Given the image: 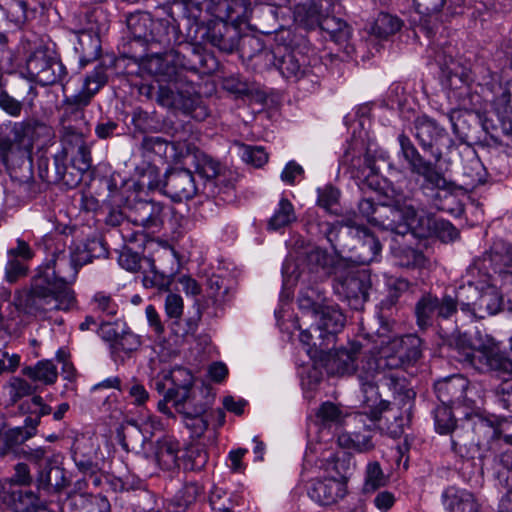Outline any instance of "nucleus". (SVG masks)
<instances>
[{
	"label": "nucleus",
	"mask_w": 512,
	"mask_h": 512,
	"mask_svg": "<svg viewBox=\"0 0 512 512\" xmlns=\"http://www.w3.org/2000/svg\"><path fill=\"white\" fill-rule=\"evenodd\" d=\"M457 312V300L450 295L441 299L431 293H425L415 305V316L420 329L432 326L436 317L449 319Z\"/></svg>",
	"instance_id": "nucleus-9"
},
{
	"label": "nucleus",
	"mask_w": 512,
	"mask_h": 512,
	"mask_svg": "<svg viewBox=\"0 0 512 512\" xmlns=\"http://www.w3.org/2000/svg\"><path fill=\"white\" fill-rule=\"evenodd\" d=\"M22 374L44 385H52L58 378L57 367L50 360H41L34 366H26L22 369Z\"/></svg>",
	"instance_id": "nucleus-32"
},
{
	"label": "nucleus",
	"mask_w": 512,
	"mask_h": 512,
	"mask_svg": "<svg viewBox=\"0 0 512 512\" xmlns=\"http://www.w3.org/2000/svg\"><path fill=\"white\" fill-rule=\"evenodd\" d=\"M387 481L388 479L385 476L380 464L376 461L369 462L365 468L362 491L364 494H372L380 488L386 486Z\"/></svg>",
	"instance_id": "nucleus-39"
},
{
	"label": "nucleus",
	"mask_w": 512,
	"mask_h": 512,
	"mask_svg": "<svg viewBox=\"0 0 512 512\" xmlns=\"http://www.w3.org/2000/svg\"><path fill=\"white\" fill-rule=\"evenodd\" d=\"M361 345L359 343H352L350 350L347 349H339L333 355H330L326 362V368L328 373L332 375H349L352 373H356L357 378H359V372L365 367V370L368 369V361L373 362L376 359V356L366 357L361 360V366L355 364L358 360V354H360ZM359 383L360 382V379Z\"/></svg>",
	"instance_id": "nucleus-15"
},
{
	"label": "nucleus",
	"mask_w": 512,
	"mask_h": 512,
	"mask_svg": "<svg viewBox=\"0 0 512 512\" xmlns=\"http://www.w3.org/2000/svg\"><path fill=\"white\" fill-rule=\"evenodd\" d=\"M441 504L445 512H480L481 503L470 490L449 485L441 493Z\"/></svg>",
	"instance_id": "nucleus-21"
},
{
	"label": "nucleus",
	"mask_w": 512,
	"mask_h": 512,
	"mask_svg": "<svg viewBox=\"0 0 512 512\" xmlns=\"http://www.w3.org/2000/svg\"><path fill=\"white\" fill-rule=\"evenodd\" d=\"M165 313L168 318L180 319L183 315L184 302L180 295L169 293L165 299Z\"/></svg>",
	"instance_id": "nucleus-57"
},
{
	"label": "nucleus",
	"mask_w": 512,
	"mask_h": 512,
	"mask_svg": "<svg viewBox=\"0 0 512 512\" xmlns=\"http://www.w3.org/2000/svg\"><path fill=\"white\" fill-rule=\"evenodd\" d=\"M395 212L403 217V230L399 234L411 233L418 237H428L435 234L444 243L455 241L459 237L457 228L444 219L432 220L425 216L423 211L420 214L412 198H401L395 202Z\"/></svg>",
	"instance_id": "nucleus-4"
},
{
	"label": "nucleus",
	"mask_w": 512,
	"mask_h": 512,
	"mask_svg": "<svg viewBox=\"0 0 512 512\" xmlns=\"http://www.w3.org/2000/svg\"><path fill=\"white\" fill-rule=\"evenodd\" d=\"M206 39L211 45L226 53L233 52L238 46L236 29L225 22L209 26Z\"/></svg>",
	"instance_id": "nucleus-25"
},
{
	"label": "nucleus",
	"mask_w": 512,
	"mask_h": 512,
	"mask_svg": "<svg viewBox=\"0 0 512 512\" xmlns=\"http://www.w3.org/2000/svg\"><path fill=\"white\" fill-rule=\"evenodd\" d=\"M144 440L151 439L156 432L163 429V424L157 416H148L139 425H136Z\"/></svg>",
	"instance_id": "nucleus-64"
},
{
	"label": "nucleus",
	"mask_w": 512,
	"mask_h": 512,
	"mask_svg": "<svg viewBox=\"0 0 512 512\" xmlns=\"http://www.w3.org/2000/svg\"><path fill=\"white\" fill-rule=\"evenodd\" d=\"M314 291L312 289H308L300 293L298 297V305L300 310H302L303 314L309 316L314 319L316 313L323 308L317 302H315L312 298Z\"/></svg>",
	"instance_id": "nucleus-58"
},
{
	"label": "nucleus",
	"mask_w": 512,
	"mask_h": 512,
	"mask_svg": "<svg viewBox=\"0 0 512 512\" xmlns=\"http://www.w3.org/2000/svg\"><path fill=\"white\" fill-rule=\"evenodd\" d=\"M414 128L415 137L421 148L429 152L435 162H439L442 158V150L437 147V144L446 136L445 129L428 116L418 117L414 122Z\"/></svg>",
	"instance_id": "nucleus-17"
},
{
	"label": "nucleus",
	"mask_w": 512,
	"mask_h": 512,
	"mask_svg": "<svg viewBox=\"0 0 512 512\" xmlns=\"http://www.w3.org/2000/svg\"><path fill=\"white\" fill-rule=\"evenodd\" d=\"M294 221H296V214L292 203L286 198H281L268 222V228L270 230H279Z\"/></svg>",
	"instance_id": "nucleus-37"
},
{
	"label": "nucleus",
	"mask_w": 512,
	"mask_h": 512,
	"mask_svg": "<svg viewBox=\"0 0 512 512\" xmlns=\"http://www.w3.org/2000/svg\"><path fill=\"white\" fill-rule=\"evenodd\" d=\"M161 185L160 172L153 165H147L138 180V186L142 189L154 190Z\"/></svg>",
	"instance_id": "nucleus-54"
},
{
	"label": "nucleus",
	"mask_w": 512,
	"mask_h": 512,
	"mask_svg": "<svg viewBox=\"0 0 512 512\" xmlns=\"http://www.w3.org/2000/svg\"><path fill=\"white\" fill-rule=\"evenodd\" d=\"M27 267L22 260L13 256H8L5 273L6 279L9 282H15L19 277L26 274Z\"/></svg>",
	"instance_id": "nucleus-63"
},
{
	"label": "nucleus",
	"mask_w": 512,
	"mask_h": 512,
	"mask_svg": "<svg viewBox=\"0 0 512 512\" xmlns=\"http://www.w3.org/2000/svg\"><path fill=\"white\" fill-rule=\"evenodd\" d=\"M497 123L494 122L493 118L486 117L483 121L484 128L488 131L500 130L509 141L512 142V114L496 119Z\"/></svg>",
	"instance_id": "nucleus-53"
},
{
	"label": "nucleus",
	"mask_w": 512,
	"mask_h": 512,
	"mask_svg": "<svg viewBox=\"0 0 512 512\" xmlns=\"http://www.w3.org/2000/svg\"><path fill=\"white\" fill-rule=\"evenodd\" d=\"M26 72L31 80L42 86L61 84L65 93L66 67L42 44L36 45L27 56Z\"/></svg>",
	"instance_id": "nucleus-5"
},
{
	"label": "nucleus",
	"mask_w": 512,
	"mask_h": 512,
	"mask_svg": "<svg viewBox=\"0 0 512 512\" xmlns=\"http://www.w3.org/2000/svg\"><path fill=\"white\" fill-rule=\"evenodd\" d=\"M459 361L471 365L479 372H494L505 380L512 378V360L501 350L492 337L479 334L472 346L458 345Z\"/></svg>",
	"instance_id": "nucleus-3"
},
{
	"label": "nucleus",
	"mask_w": 512,
	"mask_h": 512,
	"mask_svg": "<svg viewBox=\"0 0 512 512\" xmlns=\"http://www.w3.org/2000/svg\"><path fill=\"white\" fill-rule=\"evenodd\" d=\"M297 21L306 28L312 29L319 27L324 17L321 14V6L316 2H310L298 6L295 12Z\"/></svg>",
	"instance_id": "nucleus-42"
},
{
	"label": "nucleus",
	"mask_w": 512,
	"mask_h": 512,
	"mask_svg": "<svg viewBox=\"0 0 512 512\" xmlns=\"http://www.w3.org/2000/svg\"><path fill=\"white\" fill-rule=\"evenodd\" d=\"M35 128V124L19 122L15 123L11 129L12 138L10 140L12 147L22 161L28 158L32 152Z\"/></svg>",
	"instance_id": "nucleus-27"
},
{
	"label": "nucleus",
	"mask_w": 512,
	"mask_h": 512,
	"mask_svg": "<svg viewBox=\"0 0 512 512\" xmlns=\"http://www.w3.org/2000/svg\"><path fill=\"white\" fill-rule=\"evenodd\" d=\"M275 65L282 76L287 79L299 80L309 71L306 56L297 51L285 53Z\"/></svg>",
	"instance_id": "nucleus-28"
},
{
	"label": "nucleus",
	"mask_w": 512,
	"mask_h": 512,
	"mask_svg": "<svg viewBox=\"0 0 512 512\" xmlns=\"http://www.w3.org/2000/svg\"><path fill=\"white\" fill-rule=\"evenodd\" d=\"M141 345L140 338L131 331H123L113 348L124 352H132L137 350Z\"/></svg>",
	"instance_id": "nucleus-61"
},
{
	"label": "nucleus",
	"mask_w": 512,
	"mask_h": 512,
	"mask_svg": "<svg viewBox=\"0 0 512 512\" xmlns=\"http://www.w3.org/2000/svg\"><path fill=\"white\" fill-rule=\"evenodd\" d=\"M398 142L400 145L399 155L407 162L413 174L426 179V182L430 185L439 187L446 183L444 181V174L436 169L434 163L423 158L407 135L401 133L398 136Z\"/></svg>",
	"instance_id": "nucleus-12"
},
{
	"label": "nucleus",
	"mask_w": 512,
	"mask_h": 512,
	"mask_svg": "<svg viewBox=\"0 0 512 512\" xmlns=\"http://www.w3.org/2000/svg\"><path fill=\"white\" fill-rule=\"evenodd\" d=\"M511 95L507 90H503L500 95L496 96L492 101L491 117L496 119L502 118L512 114V107L510 105Z\"/></svg>",
	"instance_id": "nucleus-52"
},
{
	"label": "nucleus",
	"mask_w": 512,
	"mask_h": 512,
	"mask_svg": "<svg viewBox=\"0 0 512 512\" xmlns=\"http://www.w3.org/2000/svg\"><path fill=\"white\" fill-rule=\"evenodd\" d=\"M91 304L94 310L100 311L106 315L113 316L117 313V304L112 299L111 295L106 292H96L91 299Z\"/></svg>",
	"instance_id": "nucleus-49"
},
{
	"label": "nucleus",
	"mask_w": 512,
	"mask_h": 512,
	"mask_svg": "<svg viewBox=\"0 0 512 512\" xmlns=\"http://www.w3.org/2000/svg\"><path fill=\"white\" fill-rule=\"evenodd\" d=\"M452 406L440 405L434 410V425L439 434H451V448L459 456L467 455L469 447L476 444L472 433L458 427L451 411Z\"/></svg>",
	"instance_id": "nucleus-10"
},
{
	"label": "nucleus",
	"mask_w": 512,
	"mask_h": 512,
	"mask_svg": "<svg viewBox=\"0 0 512 512\" xmlns=\"http://www.w3.org/2000/svg\"><path fill=\"white\" fill-rule=\"evenodd\" d=\"M107 74L103 66H97L84 80L82 89L75 95L65 96L63 105L65 115H74L83 120L84 108L90 104L94 95L106 84Z\"/></svg>",
	"instance_id": "nucleus-11"
},
{
	"label": "nucleus",
	"mask_w": 512,
	"mask_h": 512,
	"mask_svg": "<svg viewBox=\"0 0 512 512\" xmlns=\"http://www.w3.org/2000/svg\"><path fill=\"white\" fill-rule=\"evenodd\" d=\"M338 444L347 449L356 452H368L374 448L372 436L370 433H342L338 436Z\"/></svg>",
	"instance_id": "nucleus-38"
},
{
	"label": "nucleus",
	"mask_w": 512,
	"mask_h": 512,
	"mask_svg": "<svg viewBox=\"0 0 512 512\" xmlns=\"http://www.w3.org/2000/svg\"><path fill=\"white\" fill-rule=\"evenodd\" d=\"M67 152L66 150H61L60 152L56 153L53 157V164L55 167V172L57 175V178L59 180L64 181L67 185L74 186L77 183L80 182L81 177H77V179L69 180L67 178Z\"/></svg>",
	"instance_id": "nucleus-55"
},
{
	"label": "nucleus",
	"mask_w": 512,
	"mask_h": 512,
	"mask_svg": "<svg viewBox=\"0 0 512 512\" xmlns=\"http://www.w3.org/2000/svg\"><path fill=\"white\" fill-rule=\"evenodd\" d=\"M0 499L13 512H38L45 508L44 503L35 492L13 484L2 487Z\"/></svg>",
	"instance_id": "nucleus-18"
},
{
	"label": "nucleus",
	"mask_w": 512,
	"mask_h": 512,
	"mask_svg": "<svg viewBox=\"0 0 512 512\" xmlns=\"http://www.w3.org/2000/svg\"><path fill=\"white\" fill-rule=\"evenodd\" d=\"M37 484L40 489L60 491L67 485V479L62 468L48 465L39 473Z\"/></svg>",
	"instance_id": "nucleus-34"
},
{
	"label": "nucleus",
	"mask_w": 512,
	"mask_h": 512,
	"mask_svg": "<svg viewBox=\"0 0 512 512\" xmlns=\"http://www.w3.org/2000/svg\"><path fill=\"white\" fill-rule=\"evenodd\" d=\"M472 82L471 71L466 68H462L460 72L457 69H452L448 76V98L454 100L460 107V109H452L447 114L453 133L456 135L459 133L457 121L462 115L461 109L471 108L477 97L471 92Z\"/></svg>",
	"instance_id": "nucleus-7"
},
{
	"label": "nucleus",
	"mask_w": 512,
	"mask_h": 512,
	"mask_svg": "<svg viewBox=\"0 0 512 512\" xmlns=\"http://www.w3.org/2000/svg\"><path fill=\"white\" fill-rule=\"evenodd\" d=\"M371 287L370 276L366 270L349 269L335 279L334 289L343 296L354 309H359L368 300Z\"/></svg>",
	"instance_id": "nucleus-8"
},
{
	"label": "nucleus",
	"mask_w": 512,
	"mask_h": 512,
	"mask_svg": "<svg viewBox=\"0 0 512 512\" xmlns=\"http://www.w3.org/2000/svg\"><path fill=\"white\" fill-rule=\"evenodd\" d=\"M340 193L331 185L318 189L317 204L329 213H336L333 210L334 205L337 204Z\"/></svg>",
	"instance_id": "nucleus-50"
},
{
	"label": "nucleus",
	"mask_w": 512,
	"mask_h": 512,
	"mask_svg": "<svg viewBox=\"0 0 512 512\" xmlns=\"http://www.w3.org/2000/svg\"><path fill=\"white\" fill-rule=\"evenodd\" d=\"M319 27L338 45L347 43L351 36L348 24L335 16H325Z\"/></svg>",
	"instance_id": "nucleus-35"
},
{
	"label": "nucleus",
	"mask_w": 512,
	"mask_h": 512,
	"mask_svg": "<svg viewBox=\"0 0 512 512\" xmlns=\"http://www.w3.org/2000/svg\"><path fill=\"white\" fill-rule=\"evenodd\" d=\"M345 316L337 309L333 307H323L319 313H316L314 323L311 324L310 328L320 332V336L323 333L334 335L338 333L344 326Z\"/></svg>",
	"instance_id": "nucleus-29"
},
{
	"label": "nucleus",
	"mask_w": 512,
	"mask_h": 512,
	"mask_svg": "<svg viewBox=\"0 0 512 512\" xmlns=\"http://www.w3.org/2000/svg\"><path fill=\"white\" fill-rule=\"evenodd\" d=\"M6 388L12 404L17 403L21 398L32 395L35 388L25 379L20 377H12L7 383Z\"/></svg>",
	"instance_id": "nucleus-45"
},
{
	"label": "nucleus",
	"mask_w": 512,
	"mask_h": 512,
	"mask_svg": "<svg viewBox=\"0 0 512 512\" xmlns=\"http://www.w3.org/2000/svg\"><path fill=\"white\" fill-rule=\"evenodd\" d=\"M208 461L207 452L201 447H191L184 455L183 466L186 470L198 471L204 468Z\"/></svg>",
	"instance_id": "nucleus-47"
},
{
	"label": "nucleus",
	"mask_w": 512,
	"mask_h": 512,
	"mask_svg": "<svg viewBox=\"0 0 512 512\" xmlns=\"http://www.w3.org/2000/svg\"><path fill=\"white\" fill-rule=\"evenodd\" d=\"M188 157L195 173L204 180L202 192L214 196L221 176L220 163L200 150L192 152Z\"/></svg>",
	"instance_id": "nucleus-20"
},
{
	"label": "nucleus",
	"mask_w": 512,
	"mask_h": 512,
	"mask_svg": "<svg viewBox=\"0 0 512 512\" xmlns=\"http://www.w3.org/2000/svg\"><path fill=\"white\" fill-rule=\"evenodd\" d=\"M128 222L143 228L148 233H158L164 226L169 208L161 202L135 199L126 206Z\"/></svg>",
	"instance_id": "nucleus-6"
},
{
	"label": "nucleus",
	"mask_w": 512,
	"mask_h": 512,
	"mask_svg": "<svg viewBox=\"0 0 512 512\" xmlns=\"http://www.w3.org/2000/svg\"><path fill=\"white\" fill-rule=\"evenodd\" d=\"M469 380L462 375H452L435 383L439 401L448 406L472 408L474 401L468 396Z\"/></svg>",
	"instance_id": "nucleus-14"
},
{
	"label": "nucleus",
	"mask_w": 512,
	"mask_h": 512,
	"mask_svg": "<svg viewBox=\"0 0 512 512\" xmlns=\"http://www.w3.org/2000/svg\"><path fill=\"white\" fill-rule=\"evenodd\" d=\"M400 28L399 18L388 13H380L372 25L371 32L379 38H388L398 32Z\"/></svg>",
	"instance_id": "nucleus-41"
},
{
	"label": "nucleus",
	"mask_w": 512,
	"mask_h": 512,
	"mask_svg": "<svg viewBox=\"0 0 512 512\" xmlns=\"http://www.w3.org/2000/svg\"><path fill=\"white\" fill-rule=\"evenodd\" d=\"M0 9L6 18L17 27L22 26L27 21L29 14L33 13L28 9V0H0Z\"/></svg>",
	"instance_id": "nucleus-36"
},
{
	"label": "nucleus",
	"mask_w": 512,
	"mask_h": 512,
	"mask_svg": "<svg viewBox=\"0 0 512 512\" xmlns=\"http://www.w3.org/2000/svg\"><path fill=\"white\" fill-rule=\"evenodd\" d=\"M9 137H0V162L8 167L10 164L22 162L18 154L14 152Z\"/></svg>",
	"instance_id": "nucleus-62"
},
{
	"label": "nucleus",
	"mask_w": 512,
	"mask_h": 512,
	"mask_svg": "<svg viewBox=\"0 0 512 512\" xmlns=\"http://www.w3.org/2000/svg\"><path fill=\"white\" fill-rule=\"evenodd\" d=\"M401 198L407 197L398 196L391 206L375 205L370 199H362L358 204V209L369 222L395 230L399 234V230H403V217L395 212V202Z\"/></svg>",
	"instance_id": "nucleus-16"
},
{
	"label": "nucleus",
	"mask_w": 512,
	"mask_h": 512,
	"mask_svg": "<svg viewBox=\"0 0 512 512\" xmlns=\"http://www.w3.org/2000/svg\"><path fill=\"white\" fill-rule=\"evenodd\" d=\"M209 500L212 509L218 512H232L238 505L235 497L218 489L211 492Z\"/></svg>",
	"instance_id": "nucleus-46"
},
{
	"label": "nucleus",
	"mask_w": 512,
	"mask_h": 512,
	"mask_svg": "<svg viewBox=\"0 0 512 512\" xmlns=\"http://www.w3.org/2000/svg\"><path fill=\"white\" fill-rule=\"evenodd\" d=\"M316 416L325 427L339 425L343 422L345 417L343 411L336 404L329 401L324 402L319 407Z\"/></svg>",
	"instance_id": "nucleus-43"
},
{
	"label": "nucleus",
	"mask_w": 512,
	"mask_h": 512,
	"mask_svg": "<svg viewBox=\"0 0 512 512\" xmlns=\"http://www.w3.org/2000/svg\"><path fill=\"white\" fill-rule=\"evenodd\" d=\"M184 408V413L187 418L186 426L190 428L195 435H202L208 428V421L205 420L204 417L202 416V413L205 410L204 407L200 405L195 409L194 412H190L189 403H186Z\"/></svg>",
	"instance_id": "nucleus-48"
},
{
	"label": "nucleus",
	"mask_w": 512,
	"mask_h": 512,
	"mask_svg": "<svg viewBox=\"0 0 512 512\" xmlns=\"http://www.w3.org/2000/svg\"><path fill=\"white\" fill-rule=\"evenodd\" d=\"M65 508L70 512H111L108 499L100 495H74L68 499Z\"/></svg>",
	"instance_id": "nucleus-30"
},
{
	"label": "nucleus",
	"mask_w": 512,
	"mask_h": 512,
	"mask_svg": "<svg viewBox=\"0 0 512 512\" xmlns=\"http://www.w3.org/2000/svg\"><path fill=\"white\" fill-rule=\"evenodd\" d=\"M348 493V479L345 476L315 478L308 489L309 497L321 506L337 504Z\"/></svg>",
	"instance_id": "nucleus-13"
},
{
	"label": "nucleus",
	"mask_w": 512,
	"mask_h": 512,
	"mask_svg": "<svg viewBox=\"0 0 512 512\" xmlns=\"http://www.w3.org/2000/svg\"><path fill=\"white\" fill-rule=\"evenodd\" d=\"M77 274L75 262L68 253L62 251L54 254L33 278L30 290L17 296L16 307L33 316L73 309L77 300L70 285L76 280Z\"/></svg>",
	"instance_id": "nucleus-1"
},
{
	"label": "nucleus",
	"mask_w": 512,
	"mask_h": 512,
	"mask_svg": "<svg viewBox=\"0 0 512 512\" xmlns=\"http://www.w3.org/2000/svg\"><path fill=\"white\" fill-rule=\"evenodd\" d=\"M472 421L473 433L478 436L476 445H481L482 440L503 439L506 443L512 445V419H503L496 425L487 418L475 415L470 419Z\"/></svg>",
	"instance_id": "nucleus-22"
},
{
	"label": "nucleus",
	"mask_w": 512,
	"mask_h": 512,
	"mask_svg": "<svg viewBox=\"0 0 512 512\" xmlns=\"http://www.w3.org/2000/svg\"><path fill=\"white\" fill-rule=\"evenodd\" d=\"M149 69L152 73L166 78L169 82L175 75V67L167 64L165 59L159 55L153 56L149 60Z\"/></svg>",
	"instance_id": "nucleus-56"
},
{
	"label": "nucleus",
	"mask_w": 512,
	"mask_h": 512,
	"mask_svg": "<svg viewBox=\"0 0 512 512\" xmlns=\"http://www.w3.org/2000/svg\"><path fill=\"white\" fill-rule=\"evenodd\" d=\"M379 340L380 348L377 351L376 359L373 362L368 361V369L365 370L364 367L359 372L363 393V412L358 415L359 421H362L363 415H366L374 427L382 413L387 411L390 406L389 401L380 398L377 387L378 374L382 370L396 369L421 357V340L415 335L392 338L379 336Z\"/></svg>",
	"instance_id": "nucleus-2"
},
{
	"label": "nucleus",
	"mask_w": 512,
	"mask_h": 512,
	"mask_svg": "<svg viewBox=\"0 0 512 512\" xmlns=\"http://www.w3.org/2000/svg\"><path fill=\"white\" fill-rule=\"evenodd\" d=\"M64 131V139L69 142L75 141L78 147L76 155L72 158V166L79 172L78 177H81L92 165L91 152L85 145L84 136L81 131H78L71 125H64Z\"/></svg>",
	"instance_id": "nucleus-26"
},
{
	"label": "nucleus",
	"mask_w": 512,
	"mask_h": 512,
	"mask_svg": "<svg viewBox=\"0 0 512 512\" xmlns=\"http://www.w3.org/2000/svg\"><path fill=\"white\" fill-rule=\"evenodd\" d=\"M397 264L406 268H426L429 264L428 258L423 252L412 247H403L395 251Z\"/></svg>",
	"instance_id": "nucleus-40"
},
{
	"label": "nucleus",
	"mask_w": 512,
	"mask_h": 512,
	"mask_svg": "<svg viewBox=\"0 0 512 512\" xmlns=\"http://www.w3.org/2000/svg\"><path fill=\"white\" fill-rule=\"evenodd\" d=\"M152 20L148 14H135L131 15L127 19V25L131 30L132 34L137 38L147 39L148 34L146 32L148 24H151Z\"/></svg>",
	"instance_id": "nucleus-51"
},
{
	"label": "nucleus",
	"mask_w": 512,
	"mask_h": 512,
	"mask_svg": "<svg viewBox=\"0 0 512 512\" xmlns=\"http://www.w3.org/2000/svg\"><path fill=\"white\" fill-rule=\"evenodd\" d=\"M202 494V487L197 483L185 484L170 502L172 512H186Z\"/></svg>",
	"instance_id": "nucleus-33"
},
{
	"label": "nucleus",
	"mask_w": 512,
	"mask_h": 512,
	"mask_svg": "<svg viewBox=\"0 0 512 512\" xmlns=\"http://www.w3.org/2000/svg\"><path fill=\"white\" fill-rule=\"evenodd\" d=\"M446 182L443 186L430 185L423 179L421 189L431 199L435 208L440 211L455 213L460 210L459 202L454 194L455 185L444 177Z\"/></svg>",
	"instance_id": "nucleus-23"
},
{
	"label": "nucleus",
	"mask_w": 512,
	"mask_h": 512,
	"mask_svg": "<svg viewBox=\"0 0 512 512\" xmlns=\"http://www.w3.org/2000/svg\"><path fill=\"white\" fill-rule=\"evenodd\" d=\"M241 159L254 167H262L268 161V153L261 146L241 144L239 147Z\"/></svg>",
	"instance_id": "nucleus-44"
},
{
	"label": "nucleus",
	"mask_w": 512,
	"mask_h": 512,
	"mask_svg": "<svg viewBox=\"0 0 512 512\" xmlns=\"http://www.w3.org/2000/svg\"><path fill=\"white\" fill-rule=\"evenodd\" d=\"M164 191L172 200L181 202L193 198L200 191V187L190 170L178 169L166 175Z\"/></svg>",
	"instance_id": "nucleus-19"
},
{
	"label": "nucleus",
	"mask_w": 512,
	"mask_h": 512,
	"mask_svg": "<svg viewBox=\"0 0 512 512\" xmlns=\"http://www.w3.org/2000/svg\"><path fill=\"white\" fill-rule=\"evenodd\" d=\"M356 236L359 243L353 247L354 261L359 265H368L379 255L381 244L365 227H357Z\"/></svg>",
	"instance_id": "nucleus-24"
},
{
	"label": "nucleus",
	"mask_w": 512,
	"mask_h": 512,
	"mask_svg": "<svg viewBox=\"0 0 512 512\" xmlns=\"http://www.w3.org/2000/svg\"><path fill=\"white\" fill-rule=\"evenodd\" d=\"M179 443L176 440L164 438L157 442L155 458L159 466L164 470H172L179 466Z\"/></svg>",
	"instance_id": "nucleus-31"
},
{
	"label": "nucleus",
	"mask_w": 512,
	"mask_h": 512,
	"mask_svg": "<svg viewBox=\"0 0 512 512\" xmlns=\"http://www.w3.org/2000/svg\"><path fill=\"white\" fill-rule=\"evenodd\" d=\"M17 433V430L6 429L4 422H0V456H5L19 444Z\"/></svg>",
	"instance_id": "nucleus-59"
},
{
	"label": "nucleus",
	"mask_w": 512,
	"mask_h": 512,
	"mask_svg": "<svg viewBox=\"0 0 512 512\" xmlns=\"http://www.w3.org/2000/svg\"><path fill=\"white\" fill-rule=\"evenodd\" d=\"M118 263L129 272H138L141 268V256L131 249H124L118 256Z\"/></svg>",
	"instance_id": "nucleus-60"
}]
</instances>
